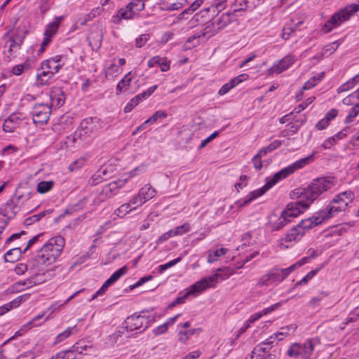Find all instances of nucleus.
<instances>
[{"mask_svg":"<svg viewBox=\"0 0 359 359\" xmlns=\"http://www.w3.org/2000/svg\"><path fill=\"white\" fill-rule=\"evenodd\" d=\"M224 8V2L220 1L200 11L202 17H206L207 15L208 18H212V22L204 29V32L193 35L187 39V44L192 43V45L188 47L189 48L199 45L201 37H205L207 34L213 36L236 20V18H233L228 11L220 13Z\"/></svg>","mask_w":359,"mask_h":359,"instance_id":"obj_1","label":"nucleus"},{"mask_svg":"<svg viewBox=\"0 0 359 359\" xmlns=\"http://www.w3.org/2000/svg\"><path fill=\"white\" fill-rule=\"evenodd\" d=\"M313 156L314 153L305 158H301L295 161L294 163L285 168H283L278 172L275 173L273 175V177H267L266 179V184L262 187L251 191L250 194V198H245L243 200H238L235 203V205H237L239 208H241L245 205L249 204L252 201L256 199L257 198L265 194L277 182L286 178L287 176L292 174L298 169L303 168L306 165L309 164L310 162L313 161Z\"/></svg>","mask_w":359,"mask_h":359,"instance_id":"obj_2","label":"nucleus"},{"mask_svg":"<svg viewBox=\"0 0 359 359\" xmlns=\"http://www.w3.org/2000/svg\"><path fill=\"white\" fill-rule=\"evenodd\" d=\"M332 186L330 180L326 177H320L314 180L313 182L305 189H296L292 192V197H297L299 208L304 212L309 205L324 191L330 189Z\"/></svg>","mask_w":359,"mask_h":359,"instance_id":"obj_3","label":"nucleus"},{"mask_svg":"<svg viewBox=\"0 0 359 359\" xmlns=\"http://www.w3.org/2000/svg\"><path fill=\"white\" fill-rule=\"evenodd\" d=\"M332 186L330 180L326 177H320L314 180L313 182L305 189H296L292 192V197H297L299 208L304 212L309 205L324 191L330 189Z\"/></svg>","mask_w":359,"mask_h":359,"instance_id":"obj_4","label":"nucleus"},{"mask_svg":"<svg viewBox=\"0 0 359 359\" xmlns=\"http://www.w3.org/2000/svg\"><path fill=\"white\" fill-rule=\"evenodd\" d=\"M358 11H359V3L347 5L344 8L334 13L326 21L323 27L322 32H323L324 34L330 32L334 28L349 20Z\"/></svg>","mask_w":359,"mask_h":359,"instance_id":"obj_5","label":"nucleus"},{"mask_svg":"<svg viewBox=\"0 0 359 359\" xmlns=\"http://www.w3.org/2000/svg\"><path fill=\"white\" fill-rule=\"evenodd\" d=\"M320 344L317 338L307 339L304 344L293 343L287 351V355L290 358L309 359L313 354L316 346Z\"/></svg>","mask_w":359,"mask_h":359,"instance_id":"obj_6","label":"nucleus"},{"mask_svg":"<svg viewBox=\"0 0 359 359\" xmlns=\"http://www.w3.org/2000/svg\"><path fill=\"white\" fill-rule=\"evenodd\" d=\"M145 313L144 311H141V314L135 313L128 316L123 323V330L127 332H133L140 330V332L145 330L149 324L155 320L154 316L142 315Z\"/></svg>","mask_w":359,"mask_h":359,"instance_id":"obj_7","label":"nucleus"},{"mask_svg":"<svg viewBox=\"0 0 359 359\" xmlns=\"http://www.w3.org/2000/svg\"><path fill=\"white\" fill-rule=\"evenodd\" d=\"M303 211L299 208L298 203H290L282 211L278 219L273 224L272 229L274 231L282 229L285 226L289 224L293 218L297 217Z\"/></svg>","mask_w":359,"mask_h":359,"instance_id":"obj_8","label":"nucleus"},{"mask_svg":"<svg viewBox=\"0 0 359 359\" xmlns=\"http://www.w3.org/2000/svg\"><path fill=\"white\" fill-rule=\"evenodd\" d=\"M96 118H86L81 121L79 128L74 132L72 136V141L76 142L78 140L85 141L90 137V135L96 130Z\"/></svg>","mask_w":359,"mask_h":359,"instance_id":"obj_9","label":"nucleus"},{"mask_svg":"<svg viewBox=\"0 0 359 359\" xmlns=\"http://www.w3.org/2000/svg\"><path fill=\"white\" fill-rule=\"evenodd\" d=\"M233 269H231L229 267L219 268L217 269L215 274L209 277L202 278L198 282H202L203 284L201 287H202V290L204 291L209 287H215L219 279L224 280L228 278L231 274H233Z\"/></svg>","mask_w":359,"mask_h":359,"instance_id":"obj_10","label":"nucleus"},{"mask_svg":"<svg viewBox=\"0 0 359 359\" xmlns=\"http://www.w3.org/2000/svg\"><path fill=\"white\" fill-rule=\"evenodd\" d=\"M31 114L34 123L45 124L48 122L51 114V107L48 104H36L34 106Z\"/></svg>","mask_w":359,"mask_h":359,"instance_id":"obj_11","label":"nucleus"},{"mask_svg":"<svg viewBox=\"0 0 359 359\" xmlns=\"http://www.w3.org/2000/svg\"><path fill=\"white\" fill-rule=\"evenodd\" d=\"M353 192L344 191L335 196V198H334L329 204L333 206L332 209L337 215L339 212L345 210L348 203L353 201Z\"/></svg>","mask_w":359,"mask_h":359,"instance_id":"obj_12","label":"nucleus"},{"mask_svg":"<svg viewBox=\"0 0 359 359\" xmlns=\"http://www.w3.org/2000/svg\"><path fill=\"white\" fill-rule=\"evenodd\" d=\"M126 182L127 179H120L116 181H113L109 183L108 184L104 187V188L100 193L99 198H97V200L100 202H102L115 196L118 193V190L120 188L123 187Z\"/></svg>","mask_w":359,"mask_h":359,"instance_id":"obj_13","label":"nucleus"},{"mask_svg":"<svg viewBox=\"0 0 359 359\" xmlns=\"http://www.w3.org/2000/svg\"><path fill=\"white\" fill-rule=\"evenodd\" d=\"M202 284V282H196L187 290V292L182 296L177 297L172 302H171L169 304L168 307L170 309H172L178 304L184 303L185 299L189 295H196L198 293L202 292V287H201Z\"/></svg>","mask_w":359,"mask_h":359,"instance_id":"obj_14","label":"nucleus"},{"mask_svg":"<svg viewBox=\"0 0 359 359\" xmlns=\"http://www.w3.org/2000/svg\"><path fill=\"white\" fill-rule=\"evenodd\" d=\"M65 238L61 236L51 238L41 248V252H48L50 254V250L59 249L60 256L65 246Z\"/></svg>","mask_w":359,"mask_h":359,"instance_id":"obj_15","label":"nucleus"},{"mask_svg":"<svg viewBox=\"0 0 359 359\" xmlns=\"http://www.w3.org/2000/svg\"><path fill=\"white\" fill-rule=\"evenodd\" d=\"M59 257V249H54L50 250V254L48 252L43 253L41 252V249L37 252L36 256V260L40 264L48 266L53 262Z\"/></svg>","mask_w":359,"mask_h":359,"instance_id":"obj_16","label":"nucleus"},{"mask_svg":"<svg viewBox=\"0 0 359 359\" xmlns=\"http://www.w3.org/2000/svg\"><path fill=\"white\" fill-rule=\"evenodd\" d=\"M333 206L328 204L324 209L317 212L313 216L316 219V224H320L325 220L329 219L336 215L333 210Z\"/></svg>","mask_w":359,"mask_h":359,"instance_id":"obj_17","label":"nucleus"},{"mask_svg":"<svg viewBox=\"0 0 359 359\" xmlns=\"http://www.w3.org/2000/svg\"><path fill=\"white\" fill-rule=\"evenodd\" d=\"M292 58L290 56H287L285 58L280 60L278 64L273 65L271 67L270 70L271 73L278 74L288 69L292 65Z\"/></svg>","mask_w":359,"mask_h":359,"instance_id":"obj_18","label":"nucleus"},{"mask_svg":"<svg viewBox=\"0 0 359 359\" xmlns=\"http://www.w3.org/2000/svg\"><path fill=\"white\" fill-rule=\"evenodd\" d=\"M34 64L33 59L28 58L22 64L17 65L14 66L11 70V73L15 76H20L23 72L31 69Z\"/></svg>","mask_w":359,"mask_h":359,"instance_id":"obj_19","label":"nucleus"},{"mask_svg":"<svg viewBox=\"0 0 359 359\" xmlns=\"http://www.w3.org/2000/svg\"><path fill=\"white\" fill-rule=\"evenodd\" d=\"M304 232L302 229H300L297 227V226H294L286 234L285 236V242H297L299 241L302 236H304Z\"/></svg>","mask_w":359,"mask_h":359,"instance_id":"obj_20","label":"nucleus"},{"mask_svg":"<svg viewBox=\"0 0 359 359\" xmlns=\"http://www.w3.org/2000/svg\"><path fill=\"white\" fill-rule=\"evenodd\" d=\"M187 2V0H164L161 4L164 10L176 11L182 8Z\"/></svg>","mask_w":359,"mask_h":359,"instance_id":"obj_21","label":"nucleus"},{"mask_svg":"<svg viewBox=\"0 0 359 359\" xmlns=\"http://www.w3.org/2000/svg\"><path fill=\"white\" fill-rule=\"evenodd\" d=\"M72 348L76 355H84V351L92 348V344L90 341L81 339L76 342Z\"/></svg>","mask_w":359,"mask_h":359,"instance_id":"obj_22","label":"nucleus"},{"mask_svg":"<svg viewBox=\"0 0 359 359\" xmlns=\"http://www.w3.org/2000/svg\"><path fill=\"white\" fill-rule=\"evenodd\" d=\"M134 14L135 12L130 9L127 8L126 6V9L121 8L118 10L116 15L113 16V20L115 23H119L122 19H130Z\"/></svg>","mask_w":359,"mask_h":359,"instance_id":"obj_23","label":"nucleus"},{"mask_svg":"<svg viewBox=\"0 0 359 359\" xmlns=\"http://www.w3.org/2000/svg\"><path fill=\"white\" fill-rule=\"evenodd\" d=\"M62 19L63 16H59L55 18L54 22L49 23L44 32V36H48L52 38L53 35L57 32L59 25L60 24V22Z\"/></svg>","mask_w":359,"mask_h":359,"instance_id":"obj_24","label":"nucleus"},{"mask_svg":"<svg viewBox=\"0 0 359 359\" xmlns=\"http://www.w3.org/2000/svg\"><path fill=\"white\" fill-rule=\"evenodd\" d=\"M156 190L151 187L149 184H146L144 187L140 189L139 191V197H141L142 200H145V202L151 199L156 196Z\"/></svg>","mask_w":359,"mask_h":359,"instance_id":"obj_25","label":"nucleus"},{"mask_svg":"<svg viewBox=\"0 0 359 359\" xmlns=\"http://www.w3.org/2000/svg\"><path fill=\"white\" fill-rule=\"evenodd\" d=\"M62 65L55 63L53 60H46L41 63V69H48L53 76L62 68Z\"/></svg>","mask_w":359,"mask_h":359,"instance_id":"obj_26","label":"nucleus"},{"mask_svg":"<svg viewBox=\"0 0 359 359\" xmlns=\"http://www.w3.org/2000/svg\"><path fill=\"white\" fill-rule=\"evenodd\" d=\"M53 73L48 69H41V72L37 73V83L40 86H45L48 83L50 79L53 77Z\"/></svg>","mask_w":359,"mask_h":359,"instance_id":"obj_27","label":"nucleus"},{"mask_svg":"<svg viewBox=\"0 0 359 359\" xmlns=\"http://www.w3.org/2000/svg\"><path fill=\"white\" fill-rule=\"evenodd\" d=\"M316 221L314 216H312L307 219H302L300 222H299L297 224V226L299 229L303 230V232L304 234L307 230L312 229L313 227L318 225V224H316Z\"/></svg>","mask_w":359,"mask_h":359,"instance_id":"obj_28","label":"nucleus"},{"mask_svg":"<svg viewBox=\"0 0 359 359\" xmlns=\"http://www.w3.org/2000/svg\"><path fill=\"white\" fill-rule=\"evenodd\" d=\"M22 253L24 252L20 248H15L11 249L5 254V261L8 262H14L19 259Z\"/></svg>","mask_w":359,"mask_h":359,"instance_id":"obj_29","label":"nucleus"},{"mask_svg":"<svg viewBox=\"0 0 359 359\" xmlns=\"http://www.w3.org/2000/svg\"><path fill=\"white\" fill-rule=\"evenodd\" d=\"M52 103L57 107L62 106L65 102V95L61 90L53 91L50 94Z\"/></svg>","mask_w":359,"mask_h":359,"instance_id":"obj_30","label":"nucleus"},{"mask_svg":"<svg viewBox=\"0 0 359 359\" xmlns=\"http://www.w3.org/2000/svg\"><path fill=\"white\" fill-rule=\"evenodd\" d=\"M324 76H325L324 72H320V73L313 76V77H311L309 81H307L304 83V86L302 87V89L303 90H309V89L313 88L314 86H316V84L319 81L323 80Z\"/></svg>","mask_w":359,"mask_h":359,"instance_id":"obj_31","label":"nucleus"},{"mask_svg":"<svg viewBox=\"0 0 359 359\" xmlns=\"http://www.w3.org/2000/svg\"><path fill=\"white\" fill-rule=\"evenodd\" d=\"M297 328V325L294 323L291 324L287 326H285L280 328V330L278 331L276 334L278 338L283 337V339L287 336L290 335L294 333Z\"/></svg>","mask_w":359,"mask_h":359,"instance_id":"obj_32","label":"nucleus"},{"mask_svg":"<svg viewBox=\"0 0 359 359\" xmlns=\"http://www.w3.org/2000/svg\"><path fill=\"white\" fill-rule=\"evenodd\" d=\"M271 283L283 281L285 278L283 273L282 269L275 268L269 272Z\"/></svg>","mask_w":359,"mask_h":359,"instance_id":"obj_33","label":"nucleus"},{"mask_svg":"<svg viewBox=\"0 0 359 359\" xmlns=\"http://www.w3.org/2000/svg\"><path fill=\"white\" fill-rule=\"evenodd\" d=\"M55 359H79L76 353L71 347L69 350L62 351L57 353Z\"/></svg>","mask_w":359,"mask_h":359,"instance_id":"obj_34","label":"nucleus"},{"mask_svg":"<svg viewBox=\"0 0 359 359\" xmlns=\"http://www.w3.org/2000/svg\"><path fill=\"white\" fill-rule=\"evenodd\" d=\"M131 82V76L130 72L128 73L124 76V77L118 82L116 90L118 93H122L126 90L127 88L130 86Z\"/></svg>","mask_w":359,"mask_h":359,"instance_id":"obj_35","label":"nucleus"},{"mask_svg":"<svg viewBox=\"0 0 359 359\" xmlns=\"http://www.w3.org/2000/svg\"><path fill=\"white\" fill-rule=\"evenodd\" d=\"M13 118H16L15 115H11L8 118L5 119L3 124V130L6 133H12L16 128V123H13Z\"/></svg>","mask_w":359,"mask_h":359,"instance_id":"obj_36","label":"nucleus"},{"mask_svg":"<svg viewBox=\"0 0 359 359\" xmlns=\"http://www.w3.org/2000/svg\"><path fill=\"white\" fill-rule=\"evenodd\" d=\"M53 181H42L37 184V191L40 194H45L52 189L53 187Z\"/></svg>","mask_w":359,"mask_h":359,"instance_id":"obj_37","label":"nucleus"},{"mask_svg":"<svg viewBox=\"0 0 359 359\" xmlns=\"http://www.w3.org/2000/svg\"><path fill=\"white\" fill-rule=\"evenodd\" d=\"M144 8V3L142 0H133L127 5V8L135 12H139Z\"/></svg>","mask_w":359,"mask_h":359,"instance_id":"obj_38","label":"nucleus"},{"mask_svg":"<svg viewBox=\"0 0 359 359\" xmlns=\"http://www.w3.org/2000/svg\"><path fill=\"white\" fill-rule=\"evenodd\" d=\"M270 348L271 347L266 346L264 342H262L253 349L250 355V358H253L254 354L259 357H262V353H266Z\"/></svg>","mask_w":359,"mask_h":359,"instance_id":"obj_39","label":"nucleus"},{"mask_svg":"<svg viewBox=\"0 0 359 359\" xmlns=\"http://www.w3.org/2000/svg\"><path fill=\"white\" fill-rule=\"evenodd\" d=\"M142 100H143L140 95H136L133 99H131L130 102L126 104V106L124 108V112L128 113L131 111L133 109V108L136 107Z\"/></svg>","mask_w":359,"mask_h":359,"instance_id":"obj_40","label":"nucleus"},{"mask_svg":"<svg viewBox=\"0 0 359 359\" xmlns=\"http://www.w3.org/2000/svg\"><path fill=\"white\" fill-rule=\"evenodd\" d=\"M133 210V209L130 206V203H124V204L121 205L118 208H117L115 210L114 213L117 216L122 217Z\"/></svg>","mask_w":359,"mask_h":359,"instance_id":"obj_41","label":"nucleus"},{"mask_svg":"<svg viewBox=\"0 0 359 359\" xmlns=\"http://www.w3.org/2000/svg\"><path fill=\"white\" fill-rule=\"evenodd\" d=\"M329 293L325 291L320 292L318 295L311 299L309 302V305L315 307L319 305L320 301L325 297L328 296Z\"/></svg>","mask_w":359,"mask_h":359,"instance_id":"obj_42","label":"nucleus"},{"mask_svg":"<svg viewBox=\"0 0 359 359\" xmlns=\"http://www.w3.org/2000/svg\"><path fill=\"white\" fill-rule=\"evenodd\" d=\"M171 230L174 236H180L188 232L190 230V226L188 223H184L182 225L177 226Z\"/></svg>","mask_w":359,"mask_h":359,"instance_id":"obj_43","label":"nucleus"},{"mask_svg":"<svg viewBox=\"0 0 359 359\" xmlns=\"http://www.w3.org/2000/svg\"><path fill=\"white\" fill-rule=\"evenodd\" d=\"M262 0H238V4H243L244 9H252L260 4Z\"/></svg>","mask_w":359,"mask_h":359,"instance_id":"obj_44","label":"nucleus"},{"mask_svg":"<svg viewBox=\"0 0 359 359\" xmlns=\"http://www.w3.org/2000/svg\"><path fill=\"white\" fill-rule=\"evenodd\" d=\"M248 78V74H240L238 76L231 79L228 83L230 85V88H233L235 86H236L238 84L241 83L242 81L247 80Z\"/></svg>","mask_w":359,"mask_h":359,"instance_id":"obj_45","label":"nucleus"},{"mask_svg":"<svg viewBox=\"0 0 359 359\" xmlns=\"http://www.w3.org/2000/svg\"><path fill=\"white\" fill-rule=\"evenodd\" d=\"M243 4H238V0H235L234 3L231 5L229 13L233 17L236 18V13L241 11H245L243 8Z\"/></svg>","mask_w":359,"mask_h":359,"instance_id":"obj_46","label":"nucleus"},{"mask_svg":"<svg viewBox=\"0 0 359 359\" xmlns=\"http://www.w3.org/2000/svg\"><path fill=\"white\" fill-rule=\"evenodd\" d=\"M128 271V268L126 266H124L115 271L111 276L110 279L115 283L122 276L125 275Z\"/></svg>","mask_w":359,"mask_h":359,"instance_id":"obj_47","label":"nucleus"},{"mask_svg":"<svg viewBox=\"0 0 359 359\" xmlns=\"http://www.w3.org/2000/svg\"><path fill=\"white\" fill-rule=\"evenodd\" d=\"M314 99V97H309L304 102L299 104L298 107H295L293 111V113L299 114L302 111L305 109L310 104H311L313 102Z\"/></svg>","mask_w":359,"mask_h":359,"instance_id":"obj_48","label":"nucleus"},{"mask_svg":"<svg viewBox=\"0 0 359 359\" xmlns=\"http://www.w3.org/2000/svg\"><path fill=\"white\" fill-rule=\"evenodd\" d=\"M359 114V109L354 105L353 107L351 109V111L349 113V114L346 117V119L344 121V123L346 124H348L351 123L354 118L358 116Z\"/></svg>","mask_w":359,"mask_h":359,"instance_id":"obj_49","label":"nucleus"},{"mask_svg":"<svg viewBox=\"0 0 359 359\" xmlns=\"http://www.w3.org/2000/svg\"><path fill=\"white\" fill-rule=\"evenodd\" d=\"M144 203L145 200H142L141 197H139V194L133 197L129 202L133 210H135L137 207L141 206Z\"/></svg>","mask_w":359,"mask_h":359,"instance_id":"obj_50","label":"nucleus"},{"mask_svg":"<svg viewBox=\"0 0 359 359\" xmlns=\"http://www.w3.org/2000/svg\"><path fill=\"white\" fill-rule=\"evenodd\" d=\"M149 39V34H141L139 37L135 39V46L137 48L142 47Z\"/></svg>","mask_w":359,"mask_h":359,"instance_id":"obj_51","label":"nucleus"},{"mask_svg":"<svg viewBox=\"0 0 359 359\" xmlns=\"http://www.w3.org/2000/svg\"><path fill=\"white\" fill-rule=\"evenodd\" d=\"M318 270H313L306 275L302 280L297 283V285H302L306 284L310 279H311L317 273Z\"/></svg>","mask_w":359,"mask_h":359,"instance_id":"obj_52","label":"nucleus"},{"mask_svg":"<svg viewBox=\"0 0 359 359\" xmlns=\"http://www.w3.org/2000/svg\"><path fill=\"white\" fill-rule=\"evenodd\" d=\"M30 297L29 293H26L22 295H20L15 298L14 300L11 301L14 305V306L16 308L18 307L22 302H24L27 301Z\"/></svg>","mask_w":359,"mask_h":359,"instance_id":"obj_53","label":"nucleus"},{"mask_svg":"<svg viewBox=\"0 0 359 359\" xmlns=\"http://www.w3.org/2000/svg\"><path fill=\"white\" fill-rule=\"evenodd\" d=\"M75 327H68L66 330H65L63 332L60 333L57 337V342H60L63 341L64 339L69 337L72 334V330Z\"/></svg>","mask_w":359,"mask_h":359,"instance_id":"obj_54","label":"nucleus"},{"mask_svg":"<svg viewBox=\"0 0 359 359\" xmlns=\"http://www.w3.org/2000/svg\"><path fill=\"white\" fill-rule=\"evenodd\" d=\"M22 43V39H20L19 41H17L15 39H11L10 40L8 51L10 53H12L14 50L20 49Z\"/></svg>","mask_w":359,"mask_h":359,"instance_id":"obj_55","label":"nucleus"},{"mask_svg":"<svg viewBox=\"0 0 359 359\" xmlns=\"http://www.w3.org/2000/svg\"><path fill=\"white\" fill-rule=\"evenodd\" d=\"M271 283H271L269 274L267 273L266 275L263 276L262 277H261L259 279L257 285L258 287H262L264 285L267 286V285H270Z\"/></svg>","mask_w":359,"mask_h":359,"instance_id":"obj_56","label":"nucleus"},{"mask_svg":"<svg viewBox=\"0 0 359 359\" xmlns=\"http://www.w3.org/2000/svg\"><path fill=\"white\" fill-rule=\"evenodd\" d=\"M339 46L338 41H335L324 47V51L325 53H330V54L334 53Z\"/></svg>","mask_w":359,"mask_h":359,"instance_id":"obj_57","label":"nucleus"},{"mask_svg":"<svg viewBox=\"0 0 359 359\" xmlns=\"http://www.w3.org/2000/svg\"><path fill=\"white\" fill-rule=\"evenodd\" d=\"M252 162L253 163L254 168L257 170H259L262 168V157L256 154L252 159Z\"/></svg>","mask_w":359,"mask_h":359,"instance_id":"obj_58","label":"nucleus"},{"mask_svg":"<svg viewBox=\"0 0 359 359\" xmlns=\"http://www.w3.org/2000/svg\"><path fill=\"white\" fill-rule=\"evenodd\" d=\"M281 340H283V337L278 338L275 333L263 342L266 344V346L270 347L271 345L273 344L274 343L276 344L278 341Z\"/></svg>","mask_w":359,"mask_h":359,"instance_id":"obj_59","label":"nucleus"},{"mask_svg":"<svg viewBox=\"0 0 359 359\" xmlns=\"http://www.w3.org/2000/svg\"><path fill=\"white\" fill-rule=\"evenodd\" d=\"M168 328V323H165L163 325H161L156 327L154 330V333L155 335H159L163 334L167 332Z\"/></svg>","mask_w":359,"mask_h":359,"instance_id":"obj_60","label":"nucleus"},{"mask_svg":"<svg viewBox=\"0 0 359 359\" xmlns=\"http://www.w3.org/2000/svg\"><path fill=\"white\" fill-rule=\"evenodd\" d=\"M354 86V83L351 79L344 84H342L339 88H338V93L347 91Z\"/></svg>","mask_w":359,"mask_h":359,"instance_id":"obj_61","label":"nucleus"},{"mask_svg":"<svg viewBox=\"0 0 359 359\" xmlns=\"http://www.w3.org/2000/svg\"><path fill=\"white\" fill-rule=\"evenodd\" d=\"M337 143V140L335 139V136L330 137L325 140L323 143L322 147L327 149H330L332 146L334 145Z\"/></svg>","mask_w":359,"mask_h":359,"instance_id":"obj_62","label":"nucleus"},{"mask_svg":"<svg viewBox=\"0 0 359 359\" xmlns=\"http://www.w3.org/2000/svg\"><path fill=\"white\" fill-rule=\"evenodd\" d=\"M15 308L12 302H10L1 306H0V316L8 312L12 309Z\"/></svg>","mask_w":359,"mask_h":359,"instance_id":"obj_63","label":"nucleus"},{"mask_svg":"<svg viewBox=\"0 0 359 359\" xmlns=\"http://www.w3.org/2000/svg\"><path fill=\"white\" fill-rule=\"evenodd\" d=\"M34 353L29 351L20 354L16 359H34Z\"/></svg>","mask_w":359,"mask_h":359,"instance_id":"obj_64","label":"nucleus"}]
</instances>
